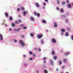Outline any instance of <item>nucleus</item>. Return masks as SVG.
<instances>
[{"instance_id": "42", "label": "nucleus", "mask_w": 73, "mask_h": 73, "mask_svg": "<svg viewBox=\"0 0 73 73\" xmlns=\"http://www.w3.org/2000/svg\"><path fill=\"white\" fill-rule=\"evenodd\" d=\"M19 23H21V20L19 19Z\"/></svg>"}, {"instance_id": "36", "label": "nucleus", "mask_w": 73, "mask_h": 73, "mask_svg": "<svg viewBox=\"0 0 73 73\" xmlns=\"http://www.w3.org/2000/svg\"><path fill=\"white\" fill-rule=\"evenodd\" d=\"M41 43L42 44H43L44 43V42L43 41V40H41Z\"/></svg>"}, {"instance_id": "33", "label": "nucleus", "mask_w": 73, "mask_h": 73, "mask_svg": "<svg viewBox=\"0 0 73 73\" xmlns=\"http://www.w3.org/2000/svg\"><path fill=\"white\" fill-rule=\"evenodd\" d=\"M68 22H69V21H68V19H66V23H68Z\"/></svg>"}, {"instance_id": "54", "label": "nucleus", "mask_w": 73, "mask_h": 73, "mask_svg": "<svg viewBox=\"0 0 73 73\" xmlns=\"http://www.w3.org/2000/svg\"><path fill=\"white\" fill-rule=\"evenodd\" d=\"M67 30H70V29H69V28H67Z\"/></svg>"}, {"instance_id": "61", "label": "nucleus", "mask_w": 73, "mask_h": 73, "mask_svg": "<svg viewBox=\"0 0 73 73\" xmlns=\"http://www.w3.org/2000/svg\"><path fill=\"white\" fill-rule=\"evenodd\" d=\"M35 50H36L37 49V48H34Z\"/></svg>"}, {"instance_id": "58", "label": "nucleus", "mask_w": 73, "mask_h": 73, "mask_svg": "<svg viewBox=\"0 0 73 73\" xmlns=\"http://www.w3.org/2000/svg\"><path fill=\"white\" fill-rule=\"evenodd\" d=\"M66 2L67 3H69V1H66Z\"/></svg>"}, {"instance_id": "15", "label": "nucleus", "mask_w": 73, "mask_h": 73, "mask_svg": "<svg viewBox=\"0 0 73 73\" xmlns=\"http://www.w3.org/2000/svg\"><path fill=\"white\" fill-rule=\"evenodd\" d=\"M65 35L66 36H69V33H68V32H66Z\"/></svg>"}, {"instance_id": "48", "label": "nucleus", "mask_w": 73, "mask_h": 73, "mask_svg": "<svg viewBox=\"0 0 73 73\" xmlns=\"http://www.w3.org/2000/svg\"><path fill=\"white\" fill-rule=\"evenodd\" d=\"M46 2H48V0H44Z\"/></svg>"}, {"instance_id": "35", "label": "nucleus", "mask_w": 73, "mask_h": 73, "mask_svg": "<svg viewBox=\"0 0 73 73\" xmlns=\"http://www.w3.org/2000/svg\"><path fill=\"white\" fill-rule=\"evenodd\" d=\"M30 35L31 36H32V37H33V34L32 33H31L30 34Z\"/></svg>"}, {"instance_id": "31", "label": "nucleus", "mask_w": 73, "mask_h": 73, "mask_svg": "<svg viewBox=\"0 0 73 73\" xmlns=\"http://www.w3.org/2000/svg\"><path fill=\"white\" fill-rule=\"evenodd\" d=\"M29 53L30 54H32V51H30L29 52Z\"/></svg>"}, {"instance_id": "4", "label": "nucleus", "mask_w": 73, "mask_h": 73, "mask_svg": "<svg viewBox=\"0 0 73 73\" xmlns=\"http://www.w3.org/2000/svg\"><path fill=\"white\" fill-rule=\"evenodd\" d=\"M28 13V12L25 11H24L23 13V16H25V15H27Z\"/></svg>"}, {"instance_id": "12", "label": "nucleus", "mask_w": 73, "mask_h": 73, "mask_svg": "<svg viewBox=\"0 0 73 73\" xmlns=\"http://www.w3.org/2000/svg\"><path fill=\"white\" fill-rule=\"evenodd\" d=\"M56 1L57 3L58 4H59L60 3V1H59V0H56Z\"/></svg>"}, {"instance_id": "2", "label": "nucleus", "mask_w": 73, "mask_h": 73, "mask_svg": "<svg viewBox=\"0 0 73 73\" xmlns=\"http://www.w3.org/2000/svg\"><path fill=\"white\" fill-rule=\"evenodd\" d=\"M43 36V35L42 34H41V35H37V37L38 39H40Z\"/></svg>"}, {"instance_id": "22", "label": "nucleus", "mask_w": 73, "mask_h": 73, "mask_svg": "<svg viewBox=\"0 0 73 73\" xmlns=\"http://www.w3.org/2000/svg\"><path fill=\"white\" fill-rule=\"evenodd\" d=\"M21 29V28H19L17 29V31L19 32Z\"/></svg>"}, {"instance_id": "3", "label": "nucleus", "mask_w": 73, "mask_h": 73, "mask_svg": "<svg viewBox=\"0 0 73 73\" xmlns=\"http://www.w3.org/2000/svg\"><path fill=\"white\" fill-rule=\"evenodd\" d=\"M52 42L53 43H56V40L54 38H52Z\"/></svg>"}, {"instance_id": "34", "label": "nucleus", "mask_w": 73, "mask_h": 73, "mask_svg": "<svg viewBox=\"0 0 73 73\" xmlns=\"http://www.w3.org/2000/svg\"><path fill=\"white\" fill-rule=\"evenodd\" d=\"M62 4L63 5H65V2H63Z\"/></svg>"}, {"instance_id": "27", "label": "nucleus", "mask_w": 73, "mask_h": 73, "mask_svg": "<svg viewBox=\"0 0 73 73\" xmlns=\"http://www.w3.org/2000/svg\"><path fill=\"white\" fill-rule=\"evenodd\" d=\"M65 66H62L61 68H62V69H64V68H65Z\"/></svg>"}, {"instance_id": "25", "label": "nucleus", "mask_w": 73, "mask_h": 73, "mask_svg": "<svg viewBox=\"0 0 73 73\" xmlns=\"http://www.w3.org/2000/svg\"><path fill=\"white\" fill-rule=\"evenodd\" d=\"M68 7L69 8H71V5H70V4H68Z\"/></svg>"}, {"instance_id": "52", "label": "nucleus", "mask_w": 73, "mask_h": 73, "mask_svg": "<svg viewBox=\"0 0 73 73\" xmlns=\"http://www.w3.org/2000/svg\"><path fill=\"white\" fill-rule=\"evenodd\" d=\"M9 31H12V29L11 28H10Z\"/></svg>"}, {"instance_id": "63", "label": "nucleus", "mask_w": 73, "mask_h": 73, "mask_svg": "<svg viewBox=\"0 0 73 73\" xmlns=\"http://www.w3.org/2000/svg\"><path fill=\"white\" fill-rule=\"evenodd\" d=\"M61 35H63L62 34V33H61Z\"/></svg>"}, {"instance_id": "30", "label": "nucleus", "mask_w": 73, "mask_h": 73, "mask_svg": "<svg viewBox=\"0 0 73 73\" xmlns=\"http://www.w3.org/2000/svg\"><path fill=\"white\" fill-rule=\"evenodd\" d=\"M21 9L22 11H24V10L25 9L23 7H21Z\"/></svg>"}, {"instance_id": "29", "label": "nucleus", "mask_w": 73, "mask_h": 73, "mask_svg": "<svg viewBox=\"0 0 73 73\" xmlns=\"http://www.w3.org/2000/svg\"><path fill=\"white\" fill-rule=\"evenodd\" d=\"M38 52H41V49L40 48H38Z\"/></svg>"}, {"instance_id": "37", "label": "nucleus", "mask_w": 73, "mask_h": 73, "mask_svg": "<svg viewBox=\"0 0 73 73\" xmlns=\"http://www.w3.org/2000/svg\"><path fill=\"white\" fill-rule=\"evenodd\" d=\"M43 60H46V58L45 57H44L43 58Z\"/></svg>"}, {"instance_id": "7", "label": "nucleus", "mask_w": 73, "mask_h": 73, "mask_svg": "<svg viewBox=\"0 0 73 73\" xmlns=\"http://www.w3.org/2000/svg\"><path fill=\"white\" fill-rule=\"evenodd\" d=\"M54 27H57V23H56V22H55L54 23Z\"/></svg>"}, {"instance_id": "24", "label": "nucleus", "mask_w": 73, "mask_h": 73, "mask_svg": "<svg viewBox=\"0 0 73 73\" xmlns=\"http://www.w3.org/2000/svg\"><path fill=\"white\" fill-rule=\"evenodd\" d=\"M60 12H64V10L62 8H61L60 9Z\"/></svg>"}, {"instance_id": "59", "label": "nucleus", "mask_w": 73, "mask_h": 73, "mask_svg": "<svg viewBox=\"0 0 73 73\" xmlns=\"http://www.w3.org/2000/svg\"><path fill=\"white\" fill-rule=\"evenodd\" d=\"M46 32H48L49 31H48V30H46Z\"/></svg>"}, {"instance_id": "23", "label": "nucleus", "mask_w": 73, "mask_h": 73, "mask_svg": "<svg viewBox=\"0 0 73 73\" xmlns=\"http://www.w3.org/2000/svg\"><path fill=\"white\" fill-rule=\"evenodd\" d=\"M34 15L35 16H36L37 15V13L36 12H34Z\"/></svg>"}, {"instance_id": "64", "label": "nucleus", "mask_w": 73, "mask_h": 73, "mask_svg": "<svg viewBox=\"0 0 73 73\" xmlns=\"http://www.w3.org/2000/svg\"><path fill=\"white\" fill-rule=\"evenodd\" d=\"M61 73H63V72H61Z\"/></svg>"}, {"instance_id": "9", "label": "nucleus", "mask_w": 73, "mask_h": 73, "mask_svg": "<svg viewBox=\"0 0 73 73\" xmlns=\"http://www.w3.org/2000/svg\"><path fill=\"white\" fill-rule=\"evenodd\" d=\"M30 19L31 21H34V18H33V17H31L30 18Z\"/></svg>"}, {"instance_id": "44", "label": "nucleus", "mask_w": 73, "mask_h": 73, "mask_svg": "<svg viewBox=\"0 0 73 73\" xmlns=\"http://www.w3.org/2000/svg\"><path fill=\"white\" fill-rule=\"evenodd\" d=\"M56 70L57 71V72H58V68H57L56 69Z\"/></svg>"}, {"instance_id": "26", "label": "nucleus", "mask_w": 73, "mask_h": 73, "mask_svg": "<svg viewBox=\"0 0 73 73\" xmlns=\"http://www.w3.org/2000/svg\"><path fill=\"white\" fill-rule=\"evenodd\" d=\"M52 55H54V51H52Z\"/></svg>"}, {"instance_id": "57", "label": "nucleus", "mask_w": 73, "mask_h": 73, "mask_svg": "<svg viewBox=\"0 0 73 73\" xmlns=\"http://www.w3.org/2000/svg\"><path fill=\"white\" fill-rule=\"evenodd\" d=\"M21 27H24V25H21Z\"/></svg>"}, {"instance_id": "62", "label": "nucleus", "mask_w": 73, "mask_h": 73, "mask_svg": "<svg viewBox=\"0 0 73 73\" xmlns=\"http://www.w3.org/2000/svg\"><path fill=\"white\" fill-rule=\"evenodd\" d=\"M72 5H73V2L72 3Z\"/></svg>"}, {"instance_id": "55", "label": "nucleus", "mask_w": 73, "mask_h": 73, "mask_svg": "<svg viewBox=\"0 0 73 73\" xmlns=\"http://www.w3.org/2000/svg\"><path fill=\"white\" fill-rule=\"evenodd\" d=\"M17 40H15V42H17Z\"/></svg>"}, {"instance_id": "51", "label": "nucleus", "mask_w": 73, "mask_h": 73, "mask_svg": "<svg viewBox=\"0 0 73 73\" xmlns=\"http://www.w3.org/2000/svg\"><path fill=\"white\" fill-rule=\"evenodd\" d=\"M19 17H21V15H18Z\"/></svg>"}, {"instance_id": "10", "label": "nucleus", "mask_w": 73, "mask_h": 73, "mask_svg": "<svg viewBox=\"0 0 73 73\" xmlns=\"http://www.w3.org/2000/svg\"><path fill=\"white\" fill-rule=\"evenodd\" d=\"M59 65H61L62 64V61L61 60H60L59 62Z\"/></svg>"}, {"instance_id": "6", "label": "nucleus", "mask_w": 73, "mask_h": 73, "mask_svg": "<svg viewBox=\"0 0 73 73\" xmlns=\"http://www.w3.org/2000/svg\"><path fill=\"white\" fill-rule=\"evenodd\" d=\"M35 5L36 7H37L38 8L40 7V6H39V4L38 3H35Z\"/></svg>"}, {"instance_id": "40", "label": "nucleus", "mask_w": 73, "mask_h": 73, "mask_svg": "<svg viewBox=\"0 0 73 73\" xmlns=\"http://www.w3.org/2000/svg\"><path fill=\"white\" fill-rule=\"evenodd\" d=\"M17 11H20V8H18L17 9Z\"/></svg>"}, {"instance_id": "45", "label": "nucleus", "mask_w": 73, "mask_h": 73, "mask_svg": "<svg viewBox=\"0 0 73 73\" xmlns=\"http://www.w3.org/2000/svg\"><path fill=\"white\" fill-rule=\"evenodd\" d=\"M33 60V58H29L30 60Z\"/></svg>"}, {"instance_id": "46", "label": "nucleus", "mask_w": 73, "mask_h": 73, "mask_svg": "<svg viewBox=\"0 0 73 73\" xmlns=\"http://www.w3.org/2000/svg\"><path fill=\"white\" fill-rule=\"evenodd\" d=\"M62 16H63L64 17H66V16L64 15H62Z\"/></svg>"}, {"instance_id": "1", "label": "nucleus", "mask_w": 73, "mask_h": 73, "mask_svg": "<svg viewBox=\"0 0 73 73\" xmlns=\"http://www.w3.org/2000/svg\"><path fill=\"white\" fill-rule=\"evenodd\" d=\"M19 42L20 44H21V45L22 46H25V43H24V42H23V40H21L19 41Z\"/></svg>"}, {"instance_id": "20", "label": "nucleus", "mask_w": 73, "mask_h": 73, "mask_svg": "<svg viewBox=\"0 0 73 73\" xmlns=\"http://www.w3.org/2000/svg\"><path fill=\"white\" fill-rule=\"evenodd\" d=\"M53 58L54 60H56V58H57V56H53Z\"/></svg>"}, {"instance_id": "60", "label": "nucleus", "mask_w": 73, "mask_h": 73, "mask_svg": "<svg viewBox=\"0 0 73 73\" xmlns=\"http://www.w3.org/2000/svg\"><path fill=\"white\" fill-rule=\"evenodd\" d=\"M50 70H52V69L50 68Z\"/></svg>"}, {"instance_id": "19", "label": "nucleus", "mask_w": 73, "mask_h": 73, "mask_svg": "<svg viewBox=\"0 0 73 73\" xmlns=\"http://www.w3.org/2000/svg\"><path fill=\"white\" fill-rule=\"evenodd\" d=\"M15 24H19V21H15Z\"/></svg>"}, {"instance_id": "41", "label": "nucleus", "mask_w": 73, "mask_h": 73, "mask_svg": "<svg viewBox=\"0 0 73 73\" xmlns=\"http://www.w3.org/2000/svg\"><path fill=\"white\" fill-rule=\"evenodd\" d=\"M43 4L45 6L46 5V3H45L44 2L43 3Z\"/></svg>"}, {"instance_id": "49", "label": "nucleus", "mask_w": 73, "mask_h": 73, "mask_svg": "<svg viewBox=\"0 0 73 73\" xmlns=\"http://www.w3.org/2000/svg\"><path fill=\"white\" fill-rule=\"evenodd\" d=\"M14 31H15L16 32H17V30H16V29H14Z\"/></svg>"}, {"instance_id": "32", "label": "nucleus", "mask_w": 73, "mask_h": 73, "mask_svg": "<svg viewBox=\"0 0 73 73\" xmlns=\"http://www.w3.org/2000/svg\"><path fill=\"white\" fill-rule=\"evenodd\" d=\"M40 15V14L39 13H37V16H38V17H39Z\"/></svg>"}, {"instance_id": "47", "label": "nucleus", "mask_w": 73, "mask_h": 73, "mask_svg": "<svg viewBox=\"0 0 73 73\" xmlns=\"http://www.w3.org/2000/svg\"><path fill=\"white\" fill-rule=\"evenodd\" d=\"M24 29H27V27H25L24 28Z\"/></svg>"}, {"instance_id": "17", "label": "nucleus", "mask_w": 73, "mask_h": 73, "mask_svg": "<svg viewBox=\"0 0 73 73\" xmlns=\"http://www.w3.org/2000/svg\"><path fill=\"white\" fill-rule=\"evenodd\" d=\"M12 26L13 27H15V23H13L12 24Z\"/></svg>"}, {"instance_id": "5", "label": "nucleus", "mask_w": 73, "mask_h": 73, "mask_svg": "<svg viewBox=\"0 0 73 73\" xmlns=\"http://www.w3.org/2000/svg\"><path fill=\"white\" fill-rule=\"evenodd\" d=\"M0 40L1 41L3 40V36L1 34L0 35Z\"/></svg>"}, {"instance_id": "50", "label": "nucleus", "mask_w": 73, "mask_h": 73, "mask_svg": "<svg viewBox=\"0 0 73 73\" xmlns=\"http://www.w3.org/2000/svg\"><path fill=\"white\" fill-rule=\"evenodd\" d=\"M33 56H34V57H35L36 56V55H35V54H33Z\"/></svg>"}, {"instance_id": "38", "label": "nucleus", "mask_w": 73, "mask_h": 73, "mask_svg": "<svg viewBox=\"0 0 73 73\" xmlns=\"http://www.w3.org/2000/svg\"><path fill=\"white\" fill-rule=\"evenodd\" d=\"M23 57L24 58H25L26 57V55H23Z\"/></svg>"}, {"instance_id": "14", "label": "nucleus", "mask_w": 73, "mask_h": 73, "mask_svg": "<svg viewBox=\"0 0 73 73\" xmlns=\"http://www.w3.org/2000/svg\"><path fill=\"white\" fill-rule=\"evenodd\" d=\"M61 32H65V30L64 29H62L61 30Z\"/></svg>"}, {"instance_id": "56", "label": "nucleus", "mask_w": 73, "mask_h": 73, "mask_svg": "<svg viewBox=\"0 0 73 73\" xmlns=\"http://www.w3.org/2000/svg\"><path fill=\"white\" fill-rule=\"evenodd\" d=\"M24 35H22V38H24Z\"/></svg>"}, {"instance_id": "28", "label": "nucleus", "mask_w": 73, "mask_h": 73, "mask_svg": "<svg viewBox=\"0 0 73 73\" xmlns=\"http://www.w3.org/2000/svg\"><path fill=\"white\" fill-rule=\"evenodd\" d=\"M44 72L45 73H48V71L46 70H44Z\"/></svg>"}, {"instance_id": "18", "label": "nucleus", "mask_w": 73, "mask_h": 73, "mask_svg": "<svg viewBox=\"0 0 73 73\" xmlns=\"http://www.w3.org/2000/svg\"><path fill=\"white\" fill-rule=\"evenodd\" d=\"M9 19L10 20H13V18L11 16H10L9 17Z\"/></svg>"}, {"instance_id": "16", "label": "nucleus", "mask_w": 73, "mask_h": 73, "mask_svg": "<svg viewBox=\"0 0 73 73\" xmlns=\"http://www.w3.org/2000/svg\"><path fill=\"white\" fill-rule=\"evenodd\" d=\"M5 15L6 16V17H8V14L7 13H5Z\"/></svg>"}, {"instance_id": "43", "label": "nucleus", "mask_w": 73, "mask_h": 73, "mask_svg": "<svg viewBox=\"0 0 73 73\" xmlns=\"http://www.w3.org/2000/svg\"><path fill=\"white\" fill-rule=\"evenodd\" d=\"M56 9H57V11H59V8H58V7H57Z\"/></svg>"}, {"instance_id": "13", "label": "nucleus", "mask_w": 73, "mask_h": 73, "mask_svg": "<svg viewBox=\"0 0 73 73\" xmlns=\"http://www.w3.org/2000/svg\"><path fill=\"white\" fill-rule=\"evenodd\" d=\"M50 61L51 65H53V60H50Z\"/></svg>"}, {"instance_id": "53", "label": "nucleus", "mask_w": 73, "mask_h": 73, "mask_svg": "<svg viewBox=\"0 0 73 73\" xmlns=\"http://www.w3.org/2000/svg\"><path fill=\"white\" fill-rule=\"evenodd\" d=\"M44 64H45V63H46V61H44Z\"/></svg>"}, {"instance_id": "11", "label": "nucleus", "mask_w": 73, "mask_h": 73, "mask_svg": "<svg viewBox=\"0 0 73 73\" xmlns=\"http://www.w3.org/2000/svg\"><path fill=\"white\" fill-rule=\"evenodd\" d=\"M63 61L64 62L66 63L67 62V60H66V59L64 58L63 59Z\"/></svg>"}, {"instance_id": "8", "label": "nucleus", "mask_w": 73, "mask_h": 73, "mask_svg": "<svg viewBox=\"0 0 73 73\" xmlns=\"http://www.w3.org/2000/svg\"><path fill=\"white\" fill-rule=\"evenodd\" d=\"M42 23H44V24H46V21L44 20H42Z\"/></svg>"}, {"instance_id": "39", "label": "nucleus", "mask_w": 73, "mask_h": 73, "mask_svg": "<svg viewBox=\"0 0 73 73\" xmlns=\"http://www.w3.org/2000/svg\"><path fill=\"white\" fill-rule=\"evenodd\" d=\"M71 39L72 40H73V35L71 37Z\"/></svg>"}, {"instance_id": "21", "label": "nucleus", "mask_w": 73, "mask_h": 73, "mask_svg": "<svg viewBox=\"0 0 73 73\" xmlns=\"http://www.w3.org/2000/svg\"><path fill=\"white\" fill-rule=\"evenodd\" d=\"M69 54V52H67L66 53H65V56H67V55H68Z\"/></svg>"}]
</instances>
